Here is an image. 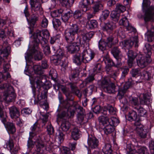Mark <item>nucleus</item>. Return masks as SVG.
<instances>
[{"label":"nucleus","mask_w":154,"mask_h":154,"mask_svg":"<svg viewBox=\"0 0 154 154\" xmlns=\"http://www.w3.org/2000/svg\"><path fill=\"white\" fill-rule=\"evenodd\" d=\"M48 20L45 17H44L42 19L41 25L43 28H46L48 24Z\"/></svg>","instance_id":"obj_62"},{"label":"nucleus","mask_w":154,"mask_h":154,"mask_svg":"<svg viewBox=\"0 0 154 154\" xmlns=\"http://www.w3.org/2000/svg\"><path fill=\"white\" fill-rule=\"evenodd\" d=\"M29 3L32 11H41L42 10L41 5L38 0H30Z\"/></svg>","instance_id":"obj_18"},{"label":"nucleus","mask_w":154,"mask_h":154,"mask_svg":"<svg viewBox=\"0 0 154 154\" xmlns=\"http://www.w3.org/2000/svg\"><path fill=\"white\" fill-rule=\"evenodd\" d=\"M77 40V42L73 43L72 42L70 43L71 45L66 47L68 51L71 53H74L79 50L81 41L80 38L78 36Z\"/></svg>","instance_id":"obj_10"},{"label":"nucleus","mask_w":154,"mask_h":154,"mask_svg":"<svg viewBox=\"0 0 154 154\" xmlns=\"http://www.w3.org/2000/svg\"><path fill=\"white\" fill-rule=\"evenodd\" d=\"M72 11H69L65 13L61 17L62 20L65 22L67 21L70 17L72 16Z\"/></svg>","instance_id":"obj_45"},{"label":"nucleus","mask_w":154,"mask_h":154,"mask_svg":"<svg viewBox=\"0 0 154 154\" xmlns=\"http://www.w3.org/2000/svg\"><path fill=\"white\" fill-rule=\"evenodd\" d=\"M98 46L99 49L103 51L106 50L108 45L104 39H101L99 42Z\"/></svg>","instance_id":"obj_35"},{"label":"nucleus","mask_w":154,"mask_h":154,"mask_svg":"<svg viewBox=\"0 0 154 154\" xmlns=\"http://www.w3.org/2000/svg\"><path fill=\"white\" fill-rule=\"evenodd\" d=\"M52 23L53 27L56 30H57L61 25V23L60 20L56 18L53 19Z\"/></svg>","instance_id":"obj_48"},{"label":"nucleus","mask_w":154,"mask_h":154,"mask_svg":"<svg viewBox=\"0 0 154 154\" xmlns=\"http://www.w3.org/2000/svg\"><path fill=\"white\" fill-rule=\"evenodd\" d=\"M121 52L119 49L117 47H114L111 50V53L114 57H122L121 55H119Z\"/></svg>","instance_id":"obj_41"},{"label":"nucleus","mask_w":154,"mask_h":154,"mask_svg":"<svg viewBox=\"0 0 154 154\" xmlns=\"http://www.w3.org/2000/svg\"><path fill=\"white\" fill-rule=\"evenodd\" d=\"M74 83L70 82L69 83L72 93L75 94L78 97L80 98L82 96L81 93L79 91L77 87L75 84L76 82H74Z\"/></svg>","instance_id":"obj_24"},{"label":"nucleus","mask_w":154,"mask_h":154,"mask_svg":"<svg viewBox=\"0 0 154 154\" xmlns=\"http://www.w3.org/2000/svg\"><path fill=\"white\" fill-rule=\"evenodd\" d=\"M116 85L113 83L109 84L106 88H104V91L109 93H114L116 92Z\"/></svg>","instance_id":"obj_30"},{"label":"nucleus","mask_w":154,"mask_h":154,"mask_svg":"<svg viewBox=\"0 0 154 154\" xmlns=\"http://www.w3.org/2000/svg\"><path fill=\"white\" fill-rule=\"evenodd\" d=\"M136 130L137 134L141 138L144 139L146 137L148 131L146 129L144 128L143 125L136 127Z\"/></svg>","instance_id":"obj_20"},{"label":"nucleus","mask_w":154,"mask_h":154,"mask_svg":"<svg viewBox=\"0 0 154 154\" xmlns=\"http://www.w3.org/2000/svg\"><path fill=\"white\" fill-rule=\"evenodd\" d=\"M130 102L133 105L134 108L135 109V107H138L140 106L138 100L137 98L131 97L130 98Z\"/></svg>","instance_id":"obj_39"},{"label":"nucleus","mask_w":154,"mask_h":154,"mask_svg":"<svg viewBox=\"0 0 154 154\" xmlns=\"http://www.w3.org/2000/svg\"><path fill=\"white\" fill-rule=\"evenodd\" d=\"M38 11L32 10V14L29 18V22L31 26L32 27H34L36 22L38 20L39 15L38 13Z\"/></svg>","instance_id":"obj_19"},{"label":"nucleus","mask_w":154,"mask_h":154,"mask_svg":"<svg viewBox=\"0 0 154 154\" xmlns=\"http://www.w3.org/2000/svg\"><path fill=\"white\" fill-rule=\"evenodd\" d=\"M0 88L2 89H5L8 91L7 93L4 94L3 98L4 100L8 102L14 101L16 98V95L12 86L8 83H5L0 85Z\"/></svg>","instance_id":"obj_5"},{"label":"nucleus","mask_w":154,"mask_h":154,"mask_svg":"<svg viewBox=\"0 0 154 154\" xmlns=\"http://www.w3.org/2000/svg\"><path fill=\"white\" fill-rule=\"evenodd\" d=\"M98 120L100 123L105 126L111 123L110 119L106 116H101L99 117Z\"/></svg>","instance_id":"obj_32"},{"label":"nucleus","mask_w":154,"mask_h":154,"mask_svg":"<svg viewBox=\"0 0 154 154\" xmlns=\"http://www.w3.org/2000/svg\"><path fill=\"white\" fill-rule=\"evenodd\" d=\"M7 113L3 110V106L0 105V119L4 124L7 122Z\"/></svg>","instance_id":"obj_28"},{"label":"nucleus","mask_w":154,"mask_h":154,"mask_svg":"<svg viewBox=\"0 0 154 154\" xmlns=\"http://www.w3.org/2000/svg\"><path fill=\"white\" fill-rule=\"evenodd\" d=\"M126 10L125 7L122 4H117L116 5V11L118 12H123Z\"/></svg>","instance_id":"obj_49"},{"label":"nucleus","mask_w":154,"mask_h":154,"mask_svg":"<svg viewBox=\"0 0 154 154\" xmlns=\"http://www.w3.org/2000/svg\"><path fill=\"white\" fill-rule=\"evenodd\" d=\"M90 5L88 0H82L79 3V7L82 9L83 11L85 12L89 9Z\"/></svg>","instance_id":"obj_22"},{"label":"nucleus","mask_w":154,"mask_h":154,"mask_svg":"<svg viewBox=\"0 0 154 154\" xmlns=\"http://www.w3.org/2000/svg\"><path fill=\"white\" fill-rule=\"evenodd\" d=\"M100 85L104 90V88L109 85V83L107 79H104L101 81Z\"/></svg>","instance_id":"obj_54"},{"label":"nucleus","mask_w":154,"mask_h":154,"mask_svg":"<svg viewBox=\"0 0 154 154\" xmlns=\"http://www.w3.org/2000/svg\"><path fill=\"white\" fill-rule=\"evenodd\" d=\"M4 125L11 133L13 134L16 131L15 127L13 123L7 122Z\"/></svg>","instance_id":"obj_29"},{"label":"nucleus","mask_w":154,"mask_h":154,"mask_svg":"<svg viewBox=\"0 0 154 154\" xmlns=\"http://www.w3.org/2000/svg\"><path fill=\"white\" fill-rule=\"evenodd\" d=\"M103 7L102 5L100 3L97 4H96L93 7V8L94 13L97 12L99 11L100 9L102 8Z\"/></svg>","instance_id":"obj_59"},{"label":"nucleus","mask_w":154,"mask_h":154,"mask_svg":"<svg viewBox=\"0 0 154 154\" xmlns=\"http://www.w3.org/2000/svg\"><path fill=\"white\" fill-rule=\"evenodd\" d=\"M102 66L101 64L97 63L96 64L94 68V73L99 72L101 70Z\"/></svg>","instance_id":"obj_63"},{"label":"nucleus","mask_w":154,"mask_h":154,"mask_svg":"<svg viewBox=\"0 0 154 154\" xmlns=\"http://www.w3.org/2000/svg\"><path fill=\"white\" fill-rule=\"evenodd\" d=\"M122 72L121 78L124 79L128 74L129 71V69L127 67H122L121 69Z\"/></svg>","instance_id":"obj_51"},{"label":"nucleus","mask_w":154,"mask_h":154,"mask_svg":"<svg viewBox=\"0 0 154 154\" xmlns=\"http://www.w3.org/2000/svg\"><path fill=\"white\" fill-rule=\"evenodd\" d=\"M141 76L143 78L146 80H149L151 78V74L146 71H143L142 73Z\"/></svg>","instance_id":"obj_52"},{"label":"nucleus","mask_w":154,"mask_h":154,"mask_svg":"<svg viewBox=\"0 0 154 154\" xmlns=\"http://www.w3.org/2000/svg\"><path fill=\"white\" fill-rule=\"evenodd\" d=\"M107 110L111 114H115L116 113L115 109L111 105H109L107 106Z\"/></svg>","instance_id":"obj_64"},{"label":"nucleus","mask_w":154,"mask_h":154,"mask_svg":"<svg viewBox=\"0 0 154 154\" xmlns=\"http://www.w3.org/2000/svg\"><path fill=\"white\" fill-rule=\"evenodd\" d=\"M33 38L34 40L33 45H35L36 47L38 46L39 43H44L42 31L39 30H37L34 34Z\"/></svg>","instance_id":"obj_13"},{"label":"nucleus","mask_w":154,"mask_h":154,"mask_svg":"<svg viewBox=\"0 0 154 154\" xmlns=\"http://www.w3.org/2000/svg\"><path fill=\"white\" fill-rule=\"evenodd\" d=\"M42 32L44 44H46L47 42V39L49 38L50 35L48 31L46 29L43 30Z\"/></svg>","instance_id":"obj_44"},{"label":"nucleus","mask_w":154,"mask_h":154,"mask_svg":"<svg viewBox=\"0 0 154 154\" xmlns=\"http://www.w3.org/2000/svg\"><path fill=\"white\" fill-rule=\"evenodd\" d=\"M87 142L89 147L90 149H94L96 148L98 145V140L94 137H89Z\"/></svg>","instance_id":"obj_16"},{"label":"nucleus","mask_w":154,"mask_h":154,"mask_svg":"<svg viewBox=\"0 0 154 154\" xmlns=\"http://www.w3.org/2000/svg\"><path fill=\"white\" fill-rule=\"evenodd\" d=\"M9 48H5L3 50H0V66L4 63V57L6 58L8 56Z\"/></svg>","instance_id":"obj_23"},{"label":"nucleus","mask_w":154,"mask_h":154,"mask_svg":"<svg viewBox=\"0 0 154 154\" xmlns=\"http://www.w3.org/2000/svg\"><path fill=\"white\" fill-rule=\"evenodd\" d=\"M110 12L108 10H105L102 11L100 19L102 22L105 20L109 16Z\"/></svg>","instance_id":"obj_42"},{"label":"nucleus","mask_w":154,"mask_h":154,"mask_svg":"<svg viewBox=\"0 0 154 154\" xmlns=\"http://www.w3.org/2000/svg\"><path fill=\"white\" fill-rule=\"evenodd\" d=\"M86 45L87 46L81 54L78 53L73 56V62L77 65H80L82 62L88 63L94 57L95 54L89 49V44L86 43Z\"/></svg>","instance_id":"obj_1"},{"label":"nucleus","mask_w":154,"mask_h":154,"mask_svg":"<svg viewBox=\"0 0 154 154\" xmlns=\"http://www.w3.org/2000/svg\"><path fill=\"white\" fill-rule=\"evenodd\" d=\"M94 35V32H89L82 35L83 40L85 42H88L92 38Z\"/></svg>","instance_id":"obj_31"},{"label":"nucleus","mask_w":154,"mask_h":154,"mask_svg":"<svg viewBox=\"0 0 154 154\" xmlns=\"http://www.w3.org/2000/svg\"><path fill=\"white\" fill-rule=\"evenodd\" d=\"M122 57H115V60L114 61V66L117 67H119L122 65L121 63L122 58Z\"/></svg>","instance_id":"obj_47"},{"label":"nucleus","mask_w":154,"mask_h":154,"mask_svg":"<svg viewBox=\"0 0 154 154\" xmlns=\"http://www.w3.org/2000/svg\"><path fill=\"white\" fill-rule=\"evenodd\" d=\"M128 51H126V54L128 57V64L130 68L132 66L133 61L136 56H137V54L132 50L127 49Z\"/></svg>","instance_id":"obj_14"},{"label":"nucleus","mask_w":154,"mask_h":154,"mask_svg":"<svg viewBox=\"0 0 154 154\" xmlns=\"http://www.w3.org/2000/svg\"><path fill=\"white\" fill-rule=\"evenodd\" d=\"M9 114L12 119L18 118L20 116L19 109L15 106L9 108Z\"/></svg>","instance_id":"obj_17"},{"label":"nucleus","mask_w":154,"mask_h":154,"mask_svg":"<svg viewBox=\"0 0 154 154\" xmlns=\"http://www.w3.org/2000/svg\"><path fill=\"white\" fill-rule=\"evenodd\" d=\"M138 37L135 36L131 38L130 40H125L122 42L121 43L124 47L128 49L131 48L134 44H135V47H138Z\"/></svg>","instance_id":"obj_12"},{"label":"nucleus","mask_w":154,"mask_h":154,"mask_svg":"<svg viewBox=\"0 0 154 154\" xmlns=\"http://www.w3.org/2000/svg\"><path fill=\"white\" fill-rule=\"evenodd\" d=\"M71 136L74 140H77L79 138V130L78 128H74L71 133Z\"/></svg>","instance_id":"obj_38"},{"label":"nucleus","mask_w":154,"mask_h":154,"mask_svg":"<svg viewBox=\"0 0 154 154\" xmlns=\"http://www.w3.org/2000/svg\"><path fill=\"white\" fill-rule=\"evenodd\" d=\"M137 153L138 154H148V149L146 147H141L138 149Z\"/></svg>","instance_id":"obj_53"},{"label":"nucleus","mask_w":154,"mask_h":154,"mask_svg":"<svg viewBox=\"0 0 154 154\" xmlns=\"http://www.w3.org/2000/svg\"><path fill=\"white\" fill-rule=\"evenodd\" d=\"M102 150L105 154H111L112 150L110 144L109 143H105L103 147Z\"/></svg>","instance_id":"obj_34"},{"label":"nucleus","mask_w":154,"mask_h":154,"mask_svg":"<svg viewBox=\"0 0 154 154\" xmlns=\"http://www.w3.org/2000/svg\"><path fill=\"white\" fill-rule=\"evenodd\" d=\"M117 39L113 36H110L106 38V42L108 45V47L111 48L114 45L118 42Z\"/></svg>","instance_id":"obj_26"},{"label":"nucleus","mask_w":154,"mask_h":154,"mask_svg":"<svg viewBox=\"0 0 154 154\" xmlns=\"http://www.w3.org/2000/svg\"><path fill=\"white\" fill-rule=\"evenodd\" d=\"M120 16V14L116 11H112L111 14V17L114 21H118L119 19Z\"/></svg>","instance_id":"obj_43"},{"label":"nucleus","mask_w":154,"mask_h":154,"mask_svg":"<svg viewBox=\"0 0 154 154\" xmlns=\"http://www.w3.org/2000/svg\"><path fill=\"white\" fill-rule=\"evenodd\" d=\"M35 60H41L43 57L42 53L38 50V46L36 47L35 45H33L32 48L26 53L25 56L26 59L27 61H30L33 57Z\"/></svg>","instance_id":"obj_8"},{"label":"nucleus","mask_w":154,"mask_h":154,"mask_svg":"<svg viewBox=\"0 0 154 154\" xmlns=\"http://www.w3.org/2000/svg\"><path fill=\"white\" fill-rule=\"evenodd\" d=\"M47 131L48 134H52L54 132V129L51 123H48V125L47 126Z\"/></svg>","instance_id":"obj_58"},{"label":"nucleus","mask_w":154,"mask_h":154,"mask_svg":"<svg viewBox=\"0 0 154 154\" xmlns=\"http://www.w3.org/2000/svg\"><path fill=\"white\" fill-rule=\"evenodd\" d=\"M83 13L81 10H77L74 13L73 16L75 19H78L81 18Z\"/></svg>","instance_id":"obj_56"},{"label":"nucleus","mask_w":154,"mask_h":154,"mask_svg":"<svg viewBox=\"0 0 154 154\" xmlns=\"http://www.w3.org/2000/svg\"><path fill=\"white\" fill-rule=\"evenodd\" d=\"M38 88V92L39 94L38 95L37 100L35 101V104H39L40 105L45 106V109L47 110L48 109V105L46 103V98L47 97V90L44 88V86H37Z\"/></svg>","instance_id":"obj_6"},{"label":"nucleus","mask_w":154,"mask_h":154,"mask_svg":"<svg viewBox=\"0 0 154 154\" xmlns=\"http://www.w3.org/2000/svg\"><path fill=\"white\" fill-rule=\"evenodd\" d=\"M94 80V75L92 74L89 75L85 79V82L86 84H87L92 82Z\"/></svg>","instance_id":"obj_55"},{"label":"nucleus","mask_w":154,"mask_h":154,"mask_svg":"<svg viewBox=\"0 0 154 154\" xmlns=\"http://www.w3.org/2000/svg\"><path fill=\"white\" fill-rule=\"evenodd\" d=\"M116 26L115 24L112 22H109L105 23L103 27V29L108 32H110L113 30Z\"/></svg>","instance_id":"obj_25"},{"label":"nucleus","mask_w":154,"mask_h":154,"mask_svg":"<svg viewBox=\"0 0 154 154\" xmlns=\"http://www.w3.org/2000/svg\"><path fill=\"white\" fill-rule=\"evenodd\" d=\"M79 27L76 24H72L70 27L66 29L64 33V36L67 42L72 43L75 39V37L78 35Z\"/></svg>","instance_id":"obj_4"},{"label":"nucleus","mask_w":154,"mask_h":154,"mask_svg":"<svg viewBox=\"0 0 154 154\" xmlns=\"http://www.w3.org/2000/svg\"><path fill=\"white\" fill-rule=\"evenodd\" d=\"M151 47L149 44H146L143 48L145 55H138L137 62L138 65L141 68L146 66L152 60L150 57L151 55Z\"/></svg>","instance_id":"obj_2"},{"label":"nucleus","mask_w":154,"mask_h":154,"mask_svg":"<svg viewBox=\"0 0 154 154\" xmlns=\"http://www.w3.org/2000/svg\"><path fill=\"white\" fill-rule=\"evenodd\" d=\"M35 142L36 144L37 151L33 154H44L45 147L40 136L36 139Z\"/></svg>","instance_id":"obj_11"},{"label":"nucleus","mask_w":154,"mask_h":154,"mask_svg":"<svg viewBox=\"0 0 154 154\" xmlns=\"http://www.w3.org/2000/svg\"><path fill=\"white\" fill-rule=\"evenodd\" d=\"M60 127L63 131L66 132L70 128V124L68 121L64 120L62 121Z\"/></svg>","instance_id":"obj_33"},{"label":"nucleus","mask_w":154,"mask_h":154,"mask_svg":"<svg viewBox=\"0 0 154 154\" xmlns=\"http://www.w3.org/2000/svg\"><path fill=\"white\" fill-rule=\"evenodd\" d=\"M50 76L52 79L54 81H55L57 77V72L54 70H51L49 73Z\"/></svg>","instance_id":"obj_61"},{"label":"nucleus","mask_w":154,"mask_h":154,"mask_svg":"<svg viewBox=\"0 0 154 154\" xmlns=\"http://www.w3.org/2000/svg\"><path fill=\"white\" fill-rule=\"evenodd\" d=\"M79 75L78 73L73 72V73L70 76L69 79L71 81L73 82H75V79H77Z\"/></svg>","instance_id":"obj_60"},{"label":"nucleus","mask_w":154,"mask_h":154,"mask_svg":"<svg viewBox=\"0 0 154 154\" xmlns=\"http://www.w3.org/2000/svg\"><path fill=\"white\" fill-rule=\"evenodd\" d=\"M150 99V96L148 93L140 94L139 97L140 104L144 105L149 104Z\"/></svg>","instance_id":"obj_21"},{"label":"nucleus","mask_w":154,"mask_h":154,"mask_svg":"<svg viewBox=\"0 0 154 154\" xmlns=\"http://www.w3.org/2000/svg\"><path fill=\"white\" fill-rule=\"evenodd\" d=\"M60 106L63 109H65L66 111H63L61 114L58 115L60 118L66 117L69 118L73 117L75 111L71 110L70 108L71 107V104L68 101L66 100H63L60 104Z\"/></svg>","instance_id":"obj_7"},{"label":"nucleus","mask_w":154,"mask_h":154,"mask_svg":"<svg viewBox=\"0 0 154 154\" xmlns=\"http://www.w3.org/2000/svg\"><path fill=\"white\" fill-rule=\"evenodd\" d=\"M135 109L137 111L140 116H146L147 113L146 111L140 105L138 107H135Z\"/></svg>","instance_id":"obj_40"},{"label":"nucleus","mask_w":154,"mask_h":154,"mask_svg":"<svg viewBox=\"0 0 154 154\" xmlns=\"http://www.w3.org/2000/svg\"><path fill=\"white\" fill-rule=\"evenodd\" d=\"M150 2L149 0H143L142 7L147 8L146 11L144 20L146 22L149 21L151 20L154 14V6H151L149 7Z\"/></svg>","instance_id":"obj_9"},{"label":"nucleus","mask_w":154,"mask_h":154,"mask_svg":"<svg viewBox=\"0 0 154 154\" xmlns=\"http://www.w3.org/2000/svg\"><path fill=\"white\" fill-rule=\"evenodd\" d=\"M33 68L35 74L30 76V80L35 82L37 86H44L46 80V77L42 75L43 72L41 70L40 66L34 65L33 66Z\"/></svg>","instance_id":"obj_3"},{"label":"nucleus","mask_w":154,"mask_h":154,"mask_svg":"<svg viewBox=\"0 0 154 154\" xmlns=\"http://www.w3.org/2000/svg\"><path fill=\"white\" fill-rule=\"evenodd\" d=\"M119 23L120 25H123L128 30H133V27L129 24L128 19L125 17L121 19Z\"/></svg>","instance_id":"obj_27"},{"label":"nucleus","mask_w":154,"mask_h":154,"mask_svg":"<svg viewBox=\"0 0 154 154\" xmlns=\"http://www.w3.org/2000/svg\"><path fill=\"white\" fill-rule=\"evenodd\" d=\"M128 116V119L130 121L136 120L139 118L137 116L136 112L134 110H131L129 112Z\"/></svg>","instance_id":"obj_37"},{"label":"nucleus","mask_w":154,"mask_h":154,"mask_svg":"<svg viewBox=\"0 0 154 154\" xmlns=\"http://www.w3.org/2000/svg\"><path fill=\"white\" fill-rule=\"evenodd\" d=\"M114 130V128L111 123L105 126L104 128V133L106 134L111 133Z\"/></svg>","instance_id":"obj_36"},{"label":"nucleus","mask_w":154,"mask_h":154,"mask_svg":"<svg viewBox=\"0 0 154 154\" xmlns=\"http://www.w3.org/2000/svg\"><path fill=\"white\" fill-rule=\"evenodd\" d=\"M110 120L112 122L111 125L114 126H117L120 122L119 120L118 119L114 117H111Z\"/></svg>","instance_id":"obj_57"},{"label":"nucleus","mask_w":154,"mask_h":154,"mask_svg":"<svg viewBox=\"0 0 154 154\" xmlns=\"http://www.w3.org/2000/svg\"><path fill=\"white\" fill-rule=\"evenodd\" d=\"M58 52L59 53L57 55H54L50 58L51 60L56 65L60 63L61 58L64 55L63 51L61 50H59Z\"/></svg>","instance_id":"obj_15"},{"label":"nucleus","mask_w":154,"mask_h":154,"mask_svg":"<svg viewBox=\"0 0 154 154\" xmlns=\"http://www.w3.org/2000/svg\"><path fill=\"white\" fill-rule=\"evenodd\" d=\"M129 86L127 84H125L122 87L119 89L118 93L119 94L124 95L127 92Z\"/></svg>","instance_id":"obj_50"},{"label":"nucleus","mask_w":154,"mask_h":154,"mask_svg":"<svg viewBox=\"0 0 154 154\" xmlns=\"http://www.w3.org/2000/svg\"><path fill=\"white\" fill-rule=\"evenodd\" d=\"M88 25L89 29H93L97 27L98 23L95 20H91L90 21Z\"/></svg>","instance_id":"obj_46"}]
</instances>
